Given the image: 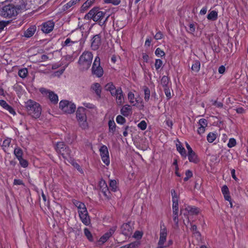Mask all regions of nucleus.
Segmentation results:
<instances>
[{
    "label": "nucleus",
    "mask_w": 248,
    "mask_h": 248,
    "mask_svg": "<svg viewBox=\"0 0 248 248\" xmlns=\"http://www.w3.org/2000/svg\"><path fill=\"white\" fill-rule=\"evenodd\" d=\"M15 5L9 4L0 6V16L4 18H12L18 14L31 8V0H10Z\"/></svg>",
    "instance_id": "1"
},
{
    "label": "nucleus",
    "mask_w": 248,
    "mask_h": 248,
    "mask_svg": "<svg viewBox=\"0 0 248 248\" xmlns=\"http://www.w3.org/2000/svg\"><path fill=\"white\" fill-rule=\"evenodd\" d=\"M25 105L29 115L35 119L40 116L42 108L38 103L29 99L25 102Z\"/></svg>",
    "instance_id": "2"
},
{
    "label": "nucleus",
    "mask_w": 248,
    "mask_h": 248,
    "mask_svg": "<svg viewBox=\"0 0 248 248\" xmlns=\"http://www.w3.org/2000/svg\"><path fill=\"white\" fill-rule=\"evenodd\" d=\"M73 203L78 210L79 216L82 222L86 226L89 225L91 220L84 203L76 200L73 201Z\"/></svg>",
    "instance_id": "3"
},
{
    "label": "nucleus",
    "mask_w": 248,
    "mask_h": 248,
    "mask_svg": "<svg viewBox=\"0 0 248 248\" xmlns=\"http://www.w3.org/2000/svg\"><path fill=\"white\" fill-rule=\"evenodd\" d=\"M93 58V54L89 51H84L80 56L78 64L80 69L82 70H87L90 67Z\"/></svg>",
    "instance_id": "4"
},
{
    "label": "nucleus",
    "mask_w": 248,
    "mask_h": 248,
    "mask_svg": "<svg viewBox=\"0 0 248 248\" xmlns=\"http://www.w3.org/2000/svg\"><path fill=\"white\" fill-rule=\"evenodd\" d=\"M106 16V12L101 11L99 7H94L87 14L85 18L86 19H93L94 21H101Z\"/></svg>",
    "instance_id": "5"
},
{
    "label": "nucleus",
    "mask_w": 248,
    "mask_h": 248,
    "mask_svg": "<svg viewBox=\"0 0 248 248\" xmlns=\"http://www.w3.org/2000/svg\"><path fill=\"white\" fill-rule=\"evenodd\" d=\"M168 234V230L164 223L162 221L160 225L159 239L157 244V247L156 248H164L167 247L169 245H166L167 236Z\"/></svg>",
    "instance_id": "6"
},
{
    "label": "nucleus",
    "mask_w": 248,
    "mask_h": 248,
    "mask_svg": "<svg viewBox=\"0 0 248 248\" xmlns=\"http://www.w3.org/2000/svg\"><path fill=\"white\" fill-rule=\"evenodd\" d=\"M59 108L63 112L71 114L75 111L76 106L72 101L62 100L59 103Z\"/></svg>",
    "instance_id": "7"
},
{
    "label": "nucleus",
    "mask_w": 248,
    "mask_h": 248,
    "mask_svg": "<svg viewBox=\"0 0 248 248\" xmlns=\"http://www.w3.org/2000/svg\"><path fill=\"white\" fill-rule=\"evenodd\" d=\"M77 119L80 126L83 129L88 127L87 117L85 113V108L83 107H79L76 112Z\"/></svg>",
    "instance_id": "8"
},
{
    "label": "nucleus",
    "mask_w": 248,
    "mask_h": 248,
    "mask_svg": "<svg viewBox=\"0 0 248 248\" xmlns=\"http://www.w3.org/2000/svg\"><path fill=\"white\" fill-rule=\"evenodd\" d=\"M127 98L129 103L133 106L141 109L144 107V103L141 98L139 95H135L132 92H128Z\"/></svg>",
    "instance_id": "9"
},
{
    "label": "nucleus",
    "mask_w": 248,
    "mask_h": 248,
    "mask_svg": "<svg viewBox=\"0 0 248 248\" xmlns=\"http://www.w3.org/2000/svg\"><path fill=\"white\" fill-rule=\"evenodd\" d=\"M160 89L162 88L164 90L165 93L168 99L171 97V83L168 78L166 76H164L160 81L159 84Z\"/></svg>",
    "instance_id": "10"
},
{
    "label": "nucleus",
    "mask_w": 248,
    "mask_h": 248,
    "mask_svg": "<svg viewBox=\"0 0 248 248\" xmlns=\"http://www.w3.org/2000/svg\"><path fill=\"white\" fill-rule=\"evenodd\" d=\"M39 91L44 97L48 98L52 103L56 104L58 103V96L54 92L44 88H41Z\"/></svg>",
    "instance_id": "11"
},
{
    "label": "nucleus",
    "mask_w": 248,
    "mask_h": 248,
    "mask_svg": "<svg viewBox=\"0 0 248 248\" xmlns=\"http://www.w3.org/2000/svg\"><path fill=\"white\" fill-rule=\"evenodd\" d=\"M92 72L98 78L102 77L103 75L104 71L100 66V59L98 56L95 58L92 67Z\"/></svg>",
    "instance_id": "12"
},
{
    "label": "nucleus",
    "mask_w": 248,
    "mask_h": 248,
    "mask_svg": "<svg viewBox=\"0 0 248 248\" xmlns=\"http://www.w3.org/2000/svg\"><path fill=\"white\" fill-rule=\"evenodd\" d=\"M99 151L102 161L107 166H108L110 164V159L108 147L106 145H102L100 146Z\"/></svg>",
    "instance_id": "13"
},
{
    "label": "nucleus",
    "mask_w": 248,
    "mask_h": 248,
    "mask_svg": "<svg viewBox=\"0 0 248 248\" xmlns=\"http://www.w3.org/2000/svg\"><path fill=\"white\" fill-rule=\"evenodd\" d=\"M116 230V227L114 226L111 228L108 232L103 235L98 240L97 244L102 245L104 244L112 235Z\"/></svg>",
    "instance_id": "14"
},
{
    "label": "nucleus",
    "mask_w": 248,
    "mask_h": 248,
    "mask_svg": "<svg viewBox=\"0 0 248 248\" xmlns=\"http://www.w3.org/2000/svg\"><path fill=\"white\" fill-rule=\"evenodd\" d=\"M133 230V223L131 222L124 223L121 227L122 233L125 236H130Z\"/></svg>",
    "instance_id": "15"
},
{
    "label": "nucleus",
    "mask_w": 248,
    "mask_h": 248,
    "mask_svg": "<svg viewBox=\"0 0 248 248\" xmlns=\"http://www.w3.org/2000/svg\"><path fill=\"white\" fill-rule=\"evenodd\" d=\"M112 96L115 97L116 102L118 106H121L124 103V97L121 88H118L117 91Z\"/></svg>",
    "instance_id": "16"
},
{
    "label": "nucleus",
    "mask_w": 248,
    "mask_h": 248,
    "mask_svg": "<svg viewBox=\"0 0 248 248\" xmlns=\"http://www.w3.org/2000/svg\"><path fill=\"white\" fill-rule=\"evenodd\" d=\"M54 25V22L52 20L46 21L42 23L41 30L43 32L48 33L52 31Z\"/></svg>",
    "instance_id": "17"
},
{
    "label": "nucleus",
    "mask_w": 248,
    "mask_h": 248,
    "mask_svg": "<svg viewBox=\"0 0 248 248\" xmlns=\"http://www.w3.org/2000/svg\"><path fill=\"white\" fill-rule=\"evenodd\" d=\"M181 212L184 215H197L199 213V209L196 207L187 205L185 206V209H181Z\"/></svg>",
    "instance_id": "18"
},
{
    "label": "nucleus",
    "mask_w": 248,
    "mask_h": 248,
    "mask_svg": "<svg viewBox=\"0 0 248 248\" xmlns=\"http://www.w3.org/2000/svg\"><path fill=\"white\" fill-rule=\"evenodd\" d=\"M207 125V121L205 119H201L198 122L199 127L197 130L198 133L200 135L204 133Z\"/></svg>",
    "instance_id": "19"
},
{
    "label": "nucleus",
    "mask_w": 248,
    "mask_h": 248,
    "mask_svg": "<svg viewBox=\"0 0 248 248\" xmlns=\"http://www.w3.org/2000/svg\"><path fill=\"white\" fill-rule=\"evenodd\" d=\"M120 112L123 116L127 117L132 113V106L127 104L124 105L122 107Z\"/></svg>",
    "instance_id": "20"
},
{
    "label": "nucleus",
    "mask_w": 248,
    "mask_h": 248,
    "mask_svg": "<svg viewBox=\"0 0 248 248\" xmlns=\"http://www.w3.org/2000/svg\"><path fill=\"white\" fill-rule=\"evenodd\" d=\"M101 45V38L98 35H95L92 39L91 47L93 49H97Z\"/></svg>",
    "instance_id": "21"
},
{
    "label": "nucleus",
    "mask_w": 248,
    "mask_h": 248,
    "mask_svg": "<svg viewBox=\"0 0 248 248\" xmlns=\"http://www.w3.org/2000/svg\"><path fill=\"white\" fill-rule=\"evenodd\" d=\"M0 105L5 110L8 111V112L14 115H16V113L13 108L9 106L5 101L3 100H0Z\"/></svg>",
    "instance_id": "22"
},
{
    "label": "nucleus",
    "mask_w": 248,
    "mask_h": 248,
    "mask_svg": "<svg viewBox=\"0 0 248 248\" xmlns=\"http://www.w3.org/2000/svg\"><path fill=\"white\" fill-rule=\"evenodd\" d=\"M36 31V27L35 25L31 26L29 27L24 33V36L26 38H30L33 36Z\"/></svg>",
    "instance_id": "23"
},
{
    "label": "nucleus",
    "mask_w": 248,
    "mask_h": 248,
    "mask_svg": "<svg viewBox=\"0 0 248 248\" xmlns=\"http://www.w3.org/2000/svg\"><path fill=\"white\" fill-rule=\"evenodd\" d=\"M187 156L189 161L191 162L197 163L199 161L197 155L193 151L188 152Z\"/></svg>",
    "instance_id": "24"
},
{
    "label": "nucleus",
    "mask_w": 248,
    "mask_h": 248,
    "mask_svg": "<svg viewBox=\"0 0 248 248\" xmlns=\"http://www.w3.org/2000/svg\"><path fill=\"white\" fill-rule=\"evenodd\" d=\"M91 88L98 97H100L101 93V87L98 83H93L92 85Z\"/></svg>",
    "instance_id": "25"
},
{
    "label": "nucleus",
    "mask_w": 248,
    "mask_h": 248,
    "mask_svg": "<svg viewBox=\"0 0 248 248\" xmlns=\"http://www.w3.org/2000/svg\"><path fill=\"white\" fill-rule=\"evenodd\" d=\"M66 146L63 142H59L56 145V150L58 153H60L61 155L65 154L64 152V147Z\"/></svg>",
    "instance_id": "26"
},
{
    "label": "nucleus",
    "mask_w": 248,
    "mask_h": 248,
    "mask_svg": "<svg viewBox=\"0 0 248 248\" xmlns=\"http://www.w3.org/2000/svg\"><path fill=\"white\" fill-rule=\"evenodd\" d=\"M105 88L106 90L109 91L112 95L117 91V89H116L114 85L111 82L106 84Z\"/></svg>",
    "instance_id": "27"
},
{
    "label": "nucleus",
    "mask_w": 248,
    "mask_h": 248,
    "mask_svg": "<svg viewBox=\"0 0 248 248\" xmlns=\"http://www.w3.org/2000/svg\"><path fill=\"white\" fill-rule=\"evenodd\" d=\"M95 0H87L84 2L81 7V11L84 12L87 10L90 7H91L94 2Z\"/></svg>",
    "instance_id": "28"
},
{
    "label": "nucleus",
    "mask_w": 248,
    "mask_h": 248,
    "mask_svg": "<svg viewBox=\"0 0 248 248\" xmlns=\"http://www.w3.org/2000/svg\"><path fill=\"white\" fill-rule=\"evenodd\" d=\"M218 13L216 11L213 10L209 12L207 16V18L209 20L215 21L217 19Z\"/></svg>",
    "instance_id": "29"
},
{
    "label": "nucleus",
    "mask_w": 248,
    "mask_h": 248,
    "mask_svg": "<svg viewBox=\"0 0 248 248\" xmlns=\"http://www.w3.org/2000/svg\"><path fill=\"white\" fill-rule=\"evenodd\" d=\"M99 185L102 192L104 193L105 195H107L106 193L108 191V187L105 181L103 180H101Z\"/></svg>",
    "instance_id": "30"
},
{
    "label": "nucleus",
    "mask_w": 248,
    "mask_h": 248,
    "mask_svg": "<svg viewBox=\"0 0 248 248\" xmlns=\"http://www.w3.org/2000/svg\"><path fill=\"white\" fill-rule=\"evenodd\" d=\"M176 148L177 150L179 152V153L181 154V155L184 157H186V153L185 149L180 144H176Z\"/></svg>",
    "instance_id": "31"
},
{
    "label": "nucleus",
    "mask_w": 248,
    "mask_h": 248,
    "mask_svg": "<svg viewBox=\"0 0 248 248\" xmlns=\"http://www.w3.org/2000/svg\"><path fill=\"white\" fill-rule=\"evenodd\" d=\"M201 67V63L199 61H196L194 62L192 67L191 69L193 71L195 72H198L200 69Z\"/></svg>",
    "instance_id": "32"
},
{
    "label": "nucleus",
    "mask_w": 248,
    "mask_h": 248,
    "mask_svg": "<svg viewBox=\"0 0 248 248\" xmlns=\"http://www.w3.org/2000/svg\"><path fill=\"white\" fill-rule=\"evenodd\" d=\"M195 29H196V24L194 23H189L187 27L186 28L187 31L188 33H191L192 34H193L195 32Z\"/></svg>",
    "instance_id": "33"
},
{
    "label": "nucleus",
    "mask_w": 248,
    "mask_h": 248,
    "mask_svg": "<svg viewBox=\"0 0 248 248\" xmlns=\"http://www.w3.org/2000/svg\"><path fill=\"white\" fill-rule=\"evenodd\" d=\"M108 124L109 132H111L112 134H113L115 131L116 126L115 123V122L113 120H109L108 121Z\"/></svg>",
    "instance_id": "34"
},
{
    "label": "nucleus",
    "mask_w": 248,
    "mask_h": 248,
    "mask_svg": "<svg viewBox=\"0 0 248 248\" xmlns=\"http://www.w3.org/2000/svg\"><path fill=\"white\" fill-rule=\"evenodd\" d=\"M11 142V139L10 138H7L5 139L2 143V147L3 149L6 151V149L10 146Z\"/></svg>",
    "instance_id": "35"
},
{
    "label": "nucleus",
    "mask_w": 248,
    "mask_h": 248,
    "mask_svg": "<svg viewBox=\"0 0 248 248\" xmlns=\"http://www.w3.org/2000/svg\"><path fill=\"white\" fill-rule=\"evenodd\" d=\"M216 134L210 132L207 136V140L209 142L212 143L216 140Z\"/></svg>",
    "instance_id": "36"
},
{
    "label": "nucleus",
    "mask_w": 248,
    "mask_h": 248,
    "mask_svg": "<svg viewBox=\"0 0 248 248\" xmlns=\"http://www.w3.org/2000/svg\"><path fill=\"white\" fill-rule=\"evenodd\" d=\"M27 74L28 70L27 68H23L20 69L18 71V76L22 78H26L27 76Z\"/></svg>",
    "instance_id": "37"
},
{
    "label": "nucleus",
    "mask_w": 248,
    "mask_h": 248,
    "mask_svg": "<svg viewBox=\"0 0 248 248\" xmlns=\"http://www.w3.org/2000/svg\"><path fill=\"white\" fill-rule=\"evenodd\" d=\"M14 154L18 159L22 157V151L19 148H16L14 150Z\"/></svg>",
    "instance_id": "38"
},
{
    "label": "nucleus",
    "mask_w": 248,
    "mask_h": 248,
    "mask_svg": "<svg viewBox=\"0 0 248 248\" xmlns=\"http://www.w3.org/2000/svg\"><path fill=\"white\" fill-rule=\"evenodd\" d=\"M84 232L85 236L87 237V238L90 241H93V235H92L91 232H90V231L87 228L84 229Z\"/></svg>",
    "instance_id": "39"
},
{
    "label": "nucleus",
    "mask_w": 248,
    "mask_h": 248,
    "mask_svg": "<svg viewBox=\"0 0 248 248\" xmlns=\"http://www.w3.org/2000/svg\"><path fill=\"white\" fill-rule=\"evenodd\" d=\"M76 42V41H71V40L70 38H68L65 40V41L63 43H62V46L63 47L65 46H71Z\"/></svg>",
    "instance_id": "40"
},
{
    "label": "nucleus",
    "mask_w": 248,
    "mask_h": 248,
    "mask_svg": "<svg viewBox=\"0 0 248 248\" xmlns=\"http://www.w3.org/2000/svg\"><path fill=\"white\" fill-rule=\"evenodd\" d=\"M82 104L87 108L96 110V107L93 104L88 102H83Z\"/></svg>",
    "instance_id": "41"
},
{
    "label": "nucleus",
    "mask_w": 248,
    "mask_h": 248,
    "mask_svg": "<svg viewBox=\"0 0 248 248\" xmlns=\"http://www.w3.org/2000/svg\"><path fill=\"white\" fill-rule=\"evenodd\" d=\"M109 187L112 190L115 191L117 188L116 181L114 180H110Z\"/></svg>",
    "instance_id": "42"
},
{
    "label": "nucleus",
    "mask_w": 248,
    "mask_h": 248,
    "mask_svg": "<svg viewBox=\"0 0 248 248\" xmlns=\"http://www.w3.org/2000/svg\"><path fill=\"white\" fill-rule=\"evenodd\" d=\"M76 4V3L75 2L74 0H71L68 2H67L63 5V9L64 10H66Z\"/></svg>",
    "instance_id": "43"
},
{
    "label": "nucleus",
    "mask_w": 248,
    "mask_h": 248,
    "mask_svg": "<svg viewBox=\"0 0 248 248\" xmlns=\"http://www.w3.org/2000/svg\"><path fill=\"white\" fill-rule=\"evenodd\" d=\"M142 235H143V233L142 232L137 231L134 232V233L133 235V237L137 240H139L141 238V237H142Z\"/></svg>",
    "instance_id": "44"
},
{
    "label": "nucleus",
    "mask_w": 248,
    "mask_h": 248,
    "mask_svg": "<svg viewBox=\"0 0 248 248\" xmlns=\"http://www.w3.org/2000/svg\"><path fill=\"white\" fill-rule=\"evenodd\" d=\"M18 160L19 161V163H20V165L22 167L26 168V167H28V161L26 160L23 159L22 158V157L20 158H19V159H18Z\"/></svg>",
    "instance_id": "45"
},
{
    "label": "nucleus",
    "mask_w": 248,
    "mask_h": 248,
    "mask_svg": "<svg viewBox=\"0 0 248 248\" xmlns=\"http://www.w3.org/2000/svg\"><path fill=\"white\" fill-rule=\"evenodd\" d=\"M64 149H65V150H63L64 152L65 153V154L61 155L62 156V157L64 158L67 159L70 156L71 151H70V149L66 146L65 147H64Z\"/></svg>",
    "instance_id": "46"
},
{
    "label": "nucleus",
    "mask_w": 248,
    "mask_h": 248,
    "mask_svg": "<svg viewBox=\"0 0 248 248\" xmlns=\"http://www.w3.org/2000/svg\"><path fill=\"white\" fill-rule=\"evenodd\" d=\"M116 121L118 124H123L125 122V119L123 116L121 115L117 116L116 119Z\"/></svg>",
    "instance_id": "47"
},
{
    "label": "nucleus",
    "mask_w": 248,
    "mask_h": 248,
    "mask_svg": "<svg viewBox=\"0 0 248 248\" xmlns=\"http://www.w3.org/2000/svg\"><path fill=\"white\" fill-rule=\"evenodd\" d=\"M104 2L105 3H111L114 5H117L121 2L120 0H104Z\"/></svg>",
    "instance_id": "48"
},
{
    "label": "nucleus",
    "mask_w": 248,
    "mask_h": 248,
    "mask_svg": "<svg viewBox=\"0 0 248 248\" xmlns=\"http://www.w3.org/2000/svg\"><path fill=\"white\" fill-rule=\"evenodd\" d=\"M173 212H179L178 201H172Z\"/></svg>",
    "instance_id": "49"
},
{
    "label": "nucleus",
    "mask_w": 248,
    "mask_h": 248,
    "mask_svg": "<svg viewBox=\"0 0 248 248\" xmlns=\"http://www.w3.org/2000/svg\"><path fill=\"white\" fill-rule=\"evenodd\" d=\"M236 140L234 138H231L227 144L228 147L232 148L236 145Z\"/></svg>",
    "instance_id": "50"
},
{
    "label": "nucleus",
    "mask_w": 248,
    "mask_h": 248,
    "mask_svg": "<svg viewBox=\"0 0 248 248\" xmlns=\"http://www.w3.org/2000/svg\"><path fill=\"white\" fill-rule=\"evenodd\" d=\"M144 99L145 101H148L150 98V91L147 88H145L144 89Z\"/></svg>",
    "instance_id": "51"
},
{
    "label": "nucleus",
    "mask_w": 248,
    "mask_h": 248,
    "mask_svg": "<svg viewBox=\"0 0 248 248\" xmlns=\"http://www.w3.org/2000/svg\"><path fill=\"white\" fill-rule=\"evenodd\" d=\"M138 127L142 130H144L146 128V123L144 121H141L138 124Z\"/></svg>",
    "instance_id": "52"
},
{
    "label": "nucleus",
    "mask_w": 248,
    "mask_h": 248,
    "mask_svg": "<svg viewBox=\"0 0 248 248\" xmlns=\"http://www.w3.org/2000/svg\"><path fill=\"white\" fill-rule=\"evenodd\" d=\"M165 55L164 51L162 50L160 48H157L156 49V56L158 57H160L162 58V57H164Z\"/></svg>",
    "instance_id": "53"
},
{
    "label": "nucleus",
    "mask_w": 248,
    "mask_h": 248,
    "mask_svg": "<svg viewBox=\"0 0 248 248\" xmlns=\"http://www.w3.org/2000/svg\"><path fill=\"white\" fill-rule=\"evenodd\" d=\"M172 201H178V197L174 189L171 190Z\"/></svg>",
    "instance_id": "54"
},
{
    "label": "nucleus",
    "mask_w": 248,
    "mask_h": 248,
    "mask_svg": "<svg viewBox=\"0 0 248 248\" xmlns=\"http://www.w3.org/2000/svg\"><path fill=\"white\" fill-rule=\"evenodd\" d=\"M190 229L196 235H200V233L197 231V226L195 225H191Z\"/></svg>",
    "instance_id": "55"
},
{
    "label": "nucleus",
    "mask_w": 248,
    "mask_h": 248,
    "mask_svg": "<svg viewBox=\"0 0 248 248\" xmlns=\"http://www.w3.org/2000/svg\"><path fill=\"white\" fill-rule=\"evenodd\" d=\"M7 24L8 22L0 21V32L3 30V29L7 26Z\"/></svg>",
    "instance_id": "56"
},
{
    "label": "nucleus",
    "mask_w": 248,
    "mask_h": 248,
    "mask_svg": "<svg viewBox=\"0 0 248 248\" xmlns=\"http://www.w3.org/2000/svg\"><path fill=\"white\" fill-rule=\"evenodd\" d=\"M173 219L176 224L178 223V212H173Z\"/></svg>",
    "instance_id": "57"
},
{
    "label": "nucleus",
    "mask_w": 248,
    "mask_h": 248,
    "mask_svg": "<svg viewBox=\"0 0 248 248\" xmlns=\"http://www.w3.org/2000/svg\"><path fill=\"white\" fill-rule=\"evenodd\" d=\"M163 64V62L160 59H156V69L161 67Z\"/></svg>",
    "instance_id": "58"
},
{
    "label": "nucleus",
    "mask_w": 248,
    "mask_h": 248,
    "mask_svg": "<svg viewBox=\"0 0 248 248\" xmlns=\"http://www.w3.org/2000/svg\"><path fill=\"white\" fill-rule=\"evenodd\" d=\"M224 198L226 200L230 202V206L231 207H232V203L231 201V197L229 195V193L226 194H223Z\"/></svg>",
    "instance_id": "59"
},
{
    "label": "nucleus",
    "mask_w": 248,
    "mask_h": 248,
    "mask_svg": "<svg viewBox=\"0 0 248 248\" xmlns=\"http://www.w3.org/2000/svg\"><path fill=\"white\" fill-rule=\"evenodd\" d=\"M221 191L223 194H226L229 193V189L226 186H223L221 188Z\"/></svg>",
    "instance_id": "60"
},
{
    "label": "nucleus",
    "mask_w": 248,
    "mask_h": 248,
    "mask_svg": "<svg viewBox=\"0 0 248 248\" xmlns=\"http://www.w3.org/2000/svg\"><path fill=\"white\" fill-rule=\"evenodd\" d=\"M185 174L186 176L188 178L192 177L193 176L192 171L189 170H186Z\"/></svg>",
    "instance_id": "61"
},
{
    "label": "nucleus",
    "mask_w": 248,
    "mask_h": 248,
    "mask_svg": "<svg viewBox=\"0 0 248 248\" xmlns=\"http://www.w3.org/2000/svg\"><path fill=\"white\" fill-rule=\"evenodd\" d=\"M14 184L15 185H21L23 184L22 181L19 179H15Z\"/></svg>",
    "instance_id": "62"
},
{
    "label": "nucleus",
    "mask_w": 248,
    "mask_h": 248,
    "mask_svg": "<svg viewBox=\"0 0 248 248\" xmlns=\"http://www.w3.org/2000/svg\"><path fill=\"white\" fill-rule=\"evenodd\" d=\"M225 71V67L223 65L220 66L218 68V72L220 74H223L224 73Z\"/></svg>",
    "instance_id": "63"
},
{
    "label": "nucleus",
    "mask_w": 248,
    "mask_h": 248,
    "mask_svg": "<svg viewBox=\"0 0 248 248\" xmlns=\"http://www.w3.org/2000/svg\"><path fill=\"white\" fill-rule=\"evenodd\" d=\"M236 111L238 113L242 114L245 112V110L243 108H238L236 109Z\"/></svg>",
    "instance_id": "64"
}]
</instances>
